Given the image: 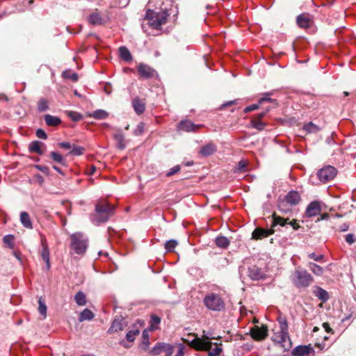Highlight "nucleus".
Wrapping results in <instances>:
<instances>
[{"label":"nucleus","instance_id":"nucleus-32","mask_svg":"<svg viewBox=\"0 0 356 356\" xmlns=\"http://www.w3.org/2000/svg\"><path fill=\"white\" fill-rule=\"evenodd\" d=\"M114 138L117 142V147L118 149H124L126 147L124 143V137L121 132L116 133L114 135Z\"/></svg>","mask_w":356,"mask_h":356},{"label":"nucleus","instance_id":"nucleus-39","mask_svg":"<svg viewBox=\"0 0 356 356\" xmlns=\"http://www.w3.org/2000/svg\"><path fill=\"white\" fill-rule=\"evenodd\" d=\"M63 76L65 79H69L73 81L74 82H76L78 81L79 76L75 72H72L70 70H65L63 72Z\"/></svg>","mask_w":356,"mask_h":356},{"label":"nucleus","instance_id":"nucleus-55","mask_svg":"<svg viewBox=\"0 0 356 356\" xmlns=\"http://www.w3.org/2000/svg\"><path fill=\"white\" fill-rule=\"evenodd\" d=\"M346 241L348 244H353L355 241V236L353 234H348L346 236Z\"/></svg>","mask_w":356,"mask_h":356},{"label":"nucleus","instance_id":"nucleus-35","mask_svg":"<svg viewBox=\"0 0 356 356\" xmlns=\"http://www.w3.org/2000/svg\"><path fill=\"white\" fill-rule=\"evenodd\" d=\"M167 343H159L151 350L150 353L153 355H159L164 351Z\"/></svg>","mask_w":356,"mask_h":356},{"label":"nucleus","instance_id":"nucleus-14","mask_svg":"<svg viewBox=\"0 0 356 356\" xmlns=\"http://www.w3.org/2000/svg\"><path fill=\"white\" fill-rule=\"evenodd\" d=\"M248 277L252 280H260L265 277L262 270L257 266H252L248 270Z\"/></svg>","mask_w":356,"mask_h":356},{"label":"nucleus","instance_id":"nucleus-11","mask_svg":"<svg viewBox=\"0 0 356 356\" xmlns=\"http://www.w3.org/2000/svg\"><path fill=\"white\" fill-rule=\"evenodd\" d=\"M250 334L254 340L261 341L268 336V328L266 325H262L261 327L254 326L251 329Z\"/></svg>","mask_w":356,"mask_h":356},{"label":"nucleus","instance_id":"nucleus-44","mask_svg":"<svg viewBox=\"0 0 356 356\" xmlns=\"http://www.w3.org/2000/svg\"><path fill=\"white\" fill-rule=\"evenodd\" d=\"M141 346L144 350H146L149 346V334L147 330H144L143 332V341Z\"/></svg>","mask_w":356,"mask_h":356},{"label":"nucleus","instance_id":"nucleus-18","mask_svg":"<svg viewBox=\"0 0 356 356\" xmlns=\"http://www.w3.org/2000/svg\"><path fill=\"white\" fill-rule=\"evenodd\" d=\"M88 21L92 25H101L104 24V19L97 10H95V12L89 15Z\"/></svg>","mask_w":356,"mask_h":356},{"label":"nucleus","instance_id":"nucleus-4","mask_svg":"<svg viewBox=\"0 0 356 356\" xmlns=\"http://www.w3.org/2000/svg\"><path fill=\"white\" fill-rule=\"evenodd\" d=\"M291 280L297 288H306L313 282V277L306 270L298 268L296 269Z\"/></svg>","mask_w":356,"mask_h":356},{"label":"nucleus","instance_id":"nucleus-64","mask_svg":"<svg viewBox=\"0 0 356 356\" xmlns=\"http://www.w3.org/2000/svg\"><path fill=\"white\" fill-rule=\"evenodd\" d=\"M203 58H204V63H205V65H206V67H207L208 69H210V67H210V64H209V57H208V56H207V55H206V54H204V55L203 56Z\"/></svg>","mask_w":356,"mask_h":356},{"label":"nucleus","instance_id":"nucleus-21","mask_svg":"<svg viewBox=\"0 0 356 356\" xmlns=\"http://www.w3.org/2000/svg\"><path fill=\"white\" fill-rule=\"evenodd\" d=\"M199 126H195L193 122L189 120H183L180 122L177 125V129L179 131H191L198 128Z\"/></svg>","mask_w":356,"mask_h":356},{"label":"nucleus","instance_id":"nucleus-61","mask_svg":"<svg viewBox=\"0 0 356 356\" xmlns=\"http://www.w3.org/2000/svg\"><path fill=\"white\" fill-rule=\"evenodd\" d=\"M236 100H232V101H229V102H225V103L222 104L220 106V109H221V110H222V109H223L224 108H226V107H227V106H232V105H234V104H236Z\"/></svg>","mask_w":356,"mask_h":356},{"label":"nucleus","instance_id":"nucleus-31","mask_svg":"<svg viewBox=\"0 0 356 356\" xmlns=\"http://www.w3.org/2000/svg\"><path fill=\"white\" fill-rule=\"evenodd\" d=\"M41 145H42L41 142L38 141V140L33 141L29 145V151L31 152H35V153H37V154L41 155L43 153L41 149Z\"/></svg>","mask_w":356,"mask_h":356},{"label":"nucleus","instance_id":"nucleus-49","mask_svg":"<svg viewBox=\"0 0 356 356\" xmlns=\"http://www.w3.org/2000/svg\"><path fill=\"white\" fill-rule=\"evenodd\" d=\"M13 239L14 237L13 235H6L3 237V242L8 245V247L10 248H13L14 244H13Z\"/></svg>","mask_w":356,"mask_h":356},{"label":"nucleus","instance_id":"nucleus-58","mask_svg":"<svg viewBox=\"0 0 356 356\" xmlns=\"http://www.w3.org/2000/svg\"><path fill=\"white\" fill-rule=\"evenodd\" d=\"M246 167V163L245 161H241L238 162L237 170L239 172H242Z\"/></svg>","mask_w":356,"mask_h":356},{"label":"nucleus","instance_id":"nucleus-41","mask_svg":"<svg viewBox=\"0 0 356 356\" xmlns=\"http://www.w3.org/2000/svg\"><path fill=\"white\" fill-rule=\"evenodd\" d=\"M66 114L70 119H72V120L74 122H78L82 119V115L80 113L75 111H66Z\"/></svg>","mask_w":356,"mask_h":356},{"label":"nucleus","instance_id":"nucleus-19","mask_svg":"<svg viewBox=\"0 0 356 356\" xmlns=\"http://www.w3.org/2000/svg\"><path fill=\"white\" fill-rule=\"evenodd\" d=\"M300 200V196L297 191H291L285 197L286 203L291 205H296Z\"/></svg>","mask_w":356,"mask_h":356},{"label":"nucleus","instance_id":"nucleus-62","mask_svg":"<svg viewBox=\"0 0 356 356\" xmlns=\"http://www.w3.org/2000/svg\"><path fill=\"white\" fill-rule=\"evenodd\" d=\"M323 327L327 332L333 333L332 329L330 327V325L328 323H323Z\"/></svg>","mask_w":356,"mask_h":356},{"label":"nucleus","instance_id":"nucleus-46","mask_svg":"<svg viewBox=\"0 0 356 356\" xmlns=\"http://www.w3.org/2000/svg\"><path fill=\"white\" fill-rule=\"evenodd\" d=\"M251 124L254 128L257 129L259 131L263 130L266 125L261 120H252L251 121Z\"/></svg>","mask_w":356,"mask_h":356},{"label":"nucleus","instance_id":"nucleus-53","mask_svg":"<svg viewBox=\"0 0 356 356\" xmlns=\"http://www.w3.org/2000/svg\"><path fill=\"white\" fill-rule=\"evenodd\" d=\"M275 102V100L270 98L269 97H268V94L266 95L265 97H261L259 100V104H262L264 102Z\"/></svg>","mask_w":356,"mask_h":356},{"label":"nucleus","instance_id":"nucleus-27","mask_svg":"<svg viewBox=\"0 0 356 356\" xmlns=\"http://www.w3.org/2000/svg\"><path fill=\"white\" fill-rule=\"evenodd\" d=\"M119 54L121 58L126 62H130L133 59L129 50L124 46L119 48Z\"/></svg>","mask_w":356,"mask_h":356},{"label":"nucleus","instance_id":"nucleus-26","mask_svg":"<svg viewBox=\"0 0 356 356\" xmlns=\"http://www.w3.org/2000/svg\"><path fill=\"white\" fill-rule=\"evenodd\" d=\"M296 21L298 25L301 28L307 29L311 25L310 19L305 15L298 16Z\"/></svg>","mask_w":356,"mask_h":356},{"label":"nucleus","instance_id":"nucleus-54","mask_svg":"<svg viewBox=\"0 0 356 356\" xmlns=\"http://www.w3.org/2000/svg\"><path fill=\"white\" fill-rule=\"evenodd\" d=\"M163 352H165V356H171L173 353V346L170 344H167Z\"/></svg>","mask_w":356,"mask_h":356},{"label":"nucleus","instance_id":"nucleus-59","mask_svg":"<svg viewBox=\"0 0 356 356\" xmlns=\"http://www.w3.org/2000/svg\"><path fill=\"white\" fill-rule=\"evenodd\" d=\"M59 147L61 148H64L66 149H70L72 147V145L67 142H63L58 144Z\"/></svg>","mask_w":356,"mask_h":356},{"label":"nucleus","instance_id":"nucleus-20","mask_svg":"<svg viewBox=\"0 0 356 356\" xmlns=\"http://www.w3.org/2000/svg\"><path fill=\"white\" fill-rule=\"evenodd\" d=\"M216 151L217 146L212 142L202 146V156H209L213 154Z\"/></svg>","mask_w":356,"mask_h":356},{"label":"nucleus","instance_id":"nucleus-36","mask_svg":"<svg viewBox=\"0 0 356 356\" xmlns=\"http://www.w3.org/2000/svg\"><path fill=\"white\" fill-rule=\"evenodd\" d=\"M74 300L79 306H83L86 304V296L81 291H79L76 293L74 296Z\"/></svg>","mask_w":356,"mask_h":356},{"label":"nucleus","instance_id":"nucleus-51","mask_svg":"<svg viewBox=\"0 0 356 356\" xmlns=\"http://www.w3.org/2000/svg\"><path fill=\"white\" fill-rule=\"evenodd\" d=\"M308 257H309V258H311V259H314V261H321V259H323V257H324V256H323V254H318V255H317V254H316L314 252H312V253L309 254L308 255Z\"/></svg>","mask_w":356,"mask_h":356},{"label":"nucleus","instance_id":"nucleus-40","mask_svg":"<svg viewBox=\"0 0 356 356\" xmlns=\"http://www.w3.org/2000/svg\"><path fill=\"white\" fill-rule=\"evenodd\" d=\"M50 156L54 161H56L58 163H60L62 165H65V159H63V156L61 154H58V152H51L50 153Z\"/></svg>","mask_w":356,"mask_h":356},{"label":"nucleus","instance_id":"nucleus-17","mask_svg":"<svg viewBox=\"0 0 356 356\" xmlns=\"http://www.w3.org/2000/svg\"><path fill=\"white\" fill-rule=\"evenodd\" d=\"M183 340L195 350H200V338L197 335L188 334V337Z\"/></svg>","mask_w":356,"mask_h":356},{"label":"nucleus","instance_id":"nucleus-16","mask_svg":"<svg viewBox=\"0 0 356 356\" xmlns=\"http://www.w3.org/2000/svg\"><path fill=\"white\" fill-rule=\"evenodd\" d=\"M41 244L42 247V250L41 251V257L42 260L47 264V269L49 270L50 268V259H49V250L48 248V245L47 244L46 240L44 236L41 238Z\"/></svg>","mask_w":356,"mask_h":356},{"label":"nucleus","instance_id":"nucleus-12","mask_svg":"<svg viewBox=\"0 0 356 356\" xmlns=\"http://www.w3.org/2000/svg\"><path fill=\"white\" fill-rule=\"evenodd\" d=\"M138 71L141 77L147 79L153 77L156 74L153 68L143 63L139 64Z\"/></svg>","mask_w":356,"mask_h":356},{"label":"nucleus","instance_id":"nucleus-3","mask_svg":"<svg viewBox=\"0 0 356 356\" xmlns=\"http://www.w3.org/2000/svg\"><path fill=\"white\" fill-rule=\"evenodd\" d=\"M115 208L106 201H99L95 205L94 219L98 222L107 221L113 215Z\"/></svg>","mask_w":356,"mask_h":356},{"label":"nucleus","instance_id":"nucleus-28","mask_svg":"<svg viewBox=\"0 0 356 356\" xmlns=\"http://www.w3.org/2000/svg\"><path fill=\"white\" fill-rule=\"evenodd\" d=\"M307 266L309 270L317 276H321L324 273L323 268L315 263L309 262Z\"/></svg>","mask_w":356,"mask_h":356},{"label":"nucleus","instance_id":"nucleus-24","mask_svg":"<svg viewBox=\"0 0 356 356\" xmlns=\"http://www.w3.org/2000/svg\"><path fill=\"white\" fill-rule=\"evenodd\" d=\"M20 221L23 226L27 229H32L33 225L29 213L26 211H22L20 213Z\"/></svg>","mask_w":356,"mask_h":356},{"label":"nucleus","instance_id":"nucleus-57","mask_svg":"<svg viewBox=\"0 0 356 356\" xmlns=\"http://www.w3.org/2000/svg\"><path fill=\"white\" fill-rule=\"evenodd\" d=\"M184 346L183 344L179 343L178 344V351L176 353V356H184Z\"/></svg>","mask_w":356,"mask_h":356},{"label":"nucleus","instance_id":"nucleus-2","mask_svg":"<svg viewBox=\"0 0 356 356\" xmlns=\"http://www.w3.org/2000/svg\"><path fill=\"white\" fill-rule=\"evenodd\" d=\"M280 330L275 332L272 337V340L280 344L284 350H289L292 346V342L288 333V323L285 318L279 319Z\"/></svg>","mask_w":356,"mask_h":356},{"label":"nucleus","instance_id":"nucleus-34","mask_svg":"<svg viewBox=\"0 0 356 356\" xmlns=\"http://www.w3.org/2000/svg\"><path fill=\"white\" fill-rule=\"evenodd\" d=\"M215 241L216 245L222 248H226L230 244L229 240L225 236H218L216 238Z\"/></svg>","mask_w":356,"mask_h":356},{"label":"nucleus","instance_id":"nucleus-38","mask_svg":"<svg viewBox=\"0 0 356 356\" xmlns=\"http://www.w3.org/2000/svg\"><path fill=\"white\" fill-rule=\"evenodd\" d=\"M140 333L138 329H132L129 330L126 334V339L129 342H133L135 340L136 336Z\"/></svg>","mask_w":356,"mask_h":356},{"label":"nucleus","instance_id":"nucleus-5","mask_svg":"<svg viewBox=\"0 0 356 356\" xmlns=\"http://www.w3.org/2000/svg\"><path fill=\"white\" fill-rule=\"evenodd\" d=\"M207 309L214 312H221L225 307V303L219 294L211 293L207 295L203 300Z\"/></svg>","mask_w":356,"mask_h":356},{"label":"nucleus","instance_id":"nucleus-23","mask_svg":"<svg viewBox=\"0 0 356 356\" xmlns=\"http://www.w3.org/2000/svg\"><path fill=\"white\" fill-rule=\"evenodd\" d=\"M44 119L46 124L50 127H56L61 122V120L59 118L51 115L49 114L45 115Z\"/></svg>","mask_w":356,"mask_h":356},{"label":"nucleus","instance_id":"nucleus-48","mask_svg":"<svg viewBox=\"0 0 356 356\" xmlns=\"http://www.w3.org/2000/svg\"><path fill=\"white\" fill-rule=\"evenodd\" d=\"M144 129H145V124L143 122H140L137 125L136 129L134 130V134L136 136L142 135L144 132Z\"/></svg>","mask_w":356,"mask_h":356},{"label":"nucleus","instance_id":"nucleus-30","mask_svg":"<svg viewBox=\"0 0 356 356\" xmlns=\"http://www.w3.org/2000/svg\"><path fill=\"white\" fill-rule=\"evenodd\" d=\"M94 318V314L88 309H83L79 318V321L80 322L84 321H90Z\"/></svg>","mask_w":356,"mask_h":356},{"label":"nucleus","instance_id":"nucleus-6","mask_svg":"<svg viewBox=\"0 0 356 356\" xmlns=\"http://www.w3.org/2000/svg\"><path fill=\"white\" fill-rule=\"evenodd\" d=\"M203 332L204 334L202 335V350L208 351V356H219L222 350V343H213L211 340L216 339V337L205 334L204 331Z\"/></svg>","mask_w":356,"mask_h":356},{"label":"nucleus","instance_id":"nucleus-52","mask_svg":"<svg viewBox=\"0 0 356 356\" xmlns=\"http://www.w3.org/2000/svg\"><path fill=\"white\" fill-rule=\"evenodd\" d=\"M180 170L179 165H175L173 168H172L170 171L166 174L168 177H170L173 175L174 174L178 172Z\"/></svg>","mask_w":356,"mask_h":356},{"label":"nucleus","instance_id":"nucleus-8","mask_svg":"<svg viewBox=\"0 0 356 356\" xmlns=\"http://www.w3.org/2000/svg\"><path fill=\"white\" fill-rule=\"evenodd\" d=\"M168 16L166 11L154 13L148 10L146 14L147 18L149 20V25L155 29H159L161 25L165 24Z\"/></svg>","mask_w":356,"mask_h":356},{"label":"nucleus","instance_id":"nucleus-13","mask_svg":"<svg viewBox=\"0 0 356 356\" xmlns=\"http://www.w3.org/2000/svg\"><path fill=\"white\" fill-rule=\"evenodd\" d=\"M321 211L320 203L318 201H313L309 204L306 209L305 215L309 217H314Z\"/></svg>","mask_w":356,"mask_h":356},{"label":"nucleus","instance_id":"nucleus-45","mask_svg":"<svg viewBox=\"0 0 356 356\" xmlns=\"http://www.w3.org/2000/svg\"><path fill=\"white\" fill-rule=\"evenodd\" d=\"M49 108L48 102L47 100L40 99L38 104V109L40 112L46 111Z\"/></svg>","mask_w":356,"mask_h":356},{"label":"nucleus","instance_id":"nucleus-29","mask_svg":"<svg viewBox=\"0 0 356 356\" xmlns=\"http://www.w3.org/2000/svg\"><path fill=\"white\" fill-rule=\"evenodd\" d=\"M315 296L323 302H326L329 299L328 293L321 287H316L314 291Z\"/></svg>","mask_w":356,"mask_h":356},{"label":"nucleus","instance_id":"nucleus-10","mask_svg":"<svg viewBox=\"0 0 356 356\" xmlns=\"http://www.w3.org/2000/svg\"><path fill=\"white\" fill-rule=\"evenodd\" d=\"M314 349L311 345L298 346L291 352L292 356H314Z\"/></svg>","mask_w":356,"mask_h":356},{"label":"nucleus","instance_id":"nucleus-25","mask_svg":"<svg viewBox=\"0 0 356 356\" xmlns=\"http://www.w3.org/2000/svg\"><path fill=\"white\" fill-rule=\"evenodd\" d=\"M87 116L92 117L97 120L106 119L108 116V113L104 110L99 109L96 110L92 113H89Z\"/></svg>","mask_w":356,"mask_h":356},{"label":"nucleus","instance_id":"nucleus-47","mask_svg":"<svg viewBox=\"0 0 356 356\" xmlns=\"http://www.w3.org/2000/svg\"><path fill=\"white\" fill-rule=\"evenodd\" d=\"M150 323H151L150 330H154L155 329L154 325H159L161 323V318L158 316H156L155 314H152L151 316Z\"/></svg>","mask_w":356,"mask_h":356},{"label":"nucleus","instance_id":"nucleus-7","mask_svg":"<svg viewBox=\"0 0 356 356\" xmlns=\"http://www.w3.org/2000/svg\"><path fill=\"white\" fill-rule=\"evenodd\" d=\"M71 248L76 254H83L88 247V239L82 233L77 232L71 235Z\"/></svg>","mask_w":356,"mask_h":356},{"label":"nucleus","instance_id":"nucleus-50","mask_svg":"<svg viewBox=\"0 0 356 356\" xmlns=\"http://www.w3.org/2000/svg\"><path fill=\"white\" fill-rule=\"evenodd\" d=\"M36 136L38 138H40L42 139H46L47 138V136L45 131L42 129H37Z\"/></svg>","mask_w":356,"mask_h":356},{"label":"nucleus","instance_id":"nucleus-60","mask_svg":"<svg viewBox=\"0 0 356 356\" xmlns=\"http://www.w3.org/2000/svg\"><path fill=\"white\" fill-rule=\"evenodd\" d=\"M37 168L44 174L49 175V169L47 166L38 165Z\"/></svg>","mask_w":356,"mask_h":356},{"label":"nucleus","instance_id":"nucleus-63","mask_svg":"<svg viewBox=\"0 0 356 356\" xmlns=\"http://www.w3.org/2000/svg\"><path fill=\"white\" fill-rule=\"evenodd\" d=\"M349 229V225L346 223H343L340 226L339 231L346 232Z\"/></svg>","mask_w":356,"mask_h":356},{"label":"nucleus","instance_id":"nucleus-37","mask_svg":"<svg viewBox=\"0 0 356 356\" xmlns=\"http://www.w3.org/2000/svg\"><path fill=\"white\" fill-rule=\"evenodd\" d=\"M38 312L43 318H45L47 317V306L44 300L41 297L38 300Z\"/></svg>","mask_w":356,"mask_h":356},{"label":"nucleus","instance_id":"nucleus-56","mask_svg":"<svg viewBox=\"0 0 356 356\" xmlns=\"http://www.w3.org/2000/svg\"><path fill=\"white\" fill-rule=\"evenodd\" d=\"M259 104H252V105H250L248 106H247L245 109H244V112L245 113H248V112H250V111H254V110H257L258 108H259Z\"/></svg>","mask_w":356,"mask_h":356},{"label":"nucleus","instance_id":"nucleus-9","mask_svg":"<svg viewBox=\"0 0 356 356\" xmlns=\"http://www.w3.org/2000/svg\"><path fill=\"white\" fill-rule=\"evenodd\" d=\"M337 175V170L331 165H327L318 170L317 175L322 182H327L333 179Z\"/></svg>","mask_w":356,"mask_h":356},{"label":"nucleus","instance_id":"nucleus-15","mask_svg":"<svg viewBox=\"0 0 356 356\" xmlns=\"http://www.w3.org/2000/svg\"><path fill=\"white\" fill-rule=\"evenodd\" d=\"M127 326V323L124 321V318L122 316H117L113 321L111 326L108 330L109 333L117 332L123 329L124 327Z\"/></svg>","mask_w":356,"mask_h":356},{"label":"nucleus","instance_id":"nucleus-42","mask_svg":"<svg viewBox=\"0 0 356 356\" xmlns=\"http://www.w3.org/2000/svg\"><path fill=\"white\" fill-rule=\"evenodd\" d=\"M178 243L176 240L171 239L166 241L165 244V248L168 252H172L174 249L177 245Z\"/></svg>","mask_w":356,"mask_h":356},{"label":"nucleus","instance_id":"nucleus-1","mask_svg":"<svg viewBox=\"0 0 356 356\" xmlns=\"http://www.w3.org/2000/svg\"><path fill=\"white\" fill-rule=\"evenodd\" d=\"M272 225L270 229H263L261 227L256 228L252 233V238L254 240H261L264 238H266L270 235L274 234L275 229H273L277 225L284 227L286 225H291L294 230H298L300 228L299 223L297 220H293L289 221V218H284L283 217L277 216L275 213L272 215Z\"/></svg>","mask_w":356,"mask_h":356},{"label":"nucleus","instance_id":"nucleus-43","mask_svg":"<svg viewBox=\"0 0 356 356\" xmlns=\"http://www.w3.org/2000/svg\"><path fill=\"white\" fill-rule=\"evenodd\" d=\"M84 151V148L80 146L73 145L71 151L70 152V154L73 156H80L83 154Z\"/></svg>","mask_w":356,"mask_h":356},{"label":"nucleus","instance_id":"nucleus-22","mask_svg":"<svg viewBox=\"0 0 356 356\" xmlns=\"http://www.w3.org/2000/svg\"><path fill=\"white\" fill-rule=\"evenodd\" d=\"M132 105L135 112L138 115H140L145 111V103L138 97L134 98L133 99Z\"/></svg>","mask_w":356,"mask_h":356},{"label":"nucleus","instance_id":"nucleus-33","mask_svg":"<svg viewBox=\"0 0 356 356\" xmlns=\"http://www.w3.org/2000/svg\"><path fill=\"white\" fill-rule=\"evenodd\" d=\"M303 130L305 131L307 134H316L320 131V128L317 125L310 122L304 125Z\"/></svg>","mask_w":356,"mask_h":356}]
</instances>
